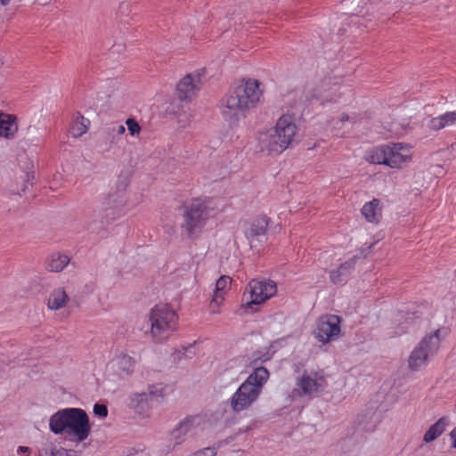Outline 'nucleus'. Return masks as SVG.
<instances>
[{
    "label": "nucleus",
    "mask_w": 456,
    "mask_h": 456,
    "mask_svg": "<svg viewBox=\"0 0 456 456\" xmlns=\"http://www.w3.org/2000/svg\"><path fill=\"white\" fill-rule=\"evenodd\" d=\"M126 132V127L123 125H113L105 130L108 136L111 137V142H115V134L122 135Z\"/></svg>",
    "instance_id": "33"
},
{
    "label": "nucleus",
    "mask_w": 456,
    "mask_h": 456,
    "mask_svg": "<svg viewBox=\"0 0 456 456\" xmlns=\"http://www.w3.org/2000/svg\"><path fill=\"white\" fill-rule=\"evenodd\" d=\"M94 412L101 418H105L108 415V409L105 404L95 403L94 406Z\"/></svg>",
    "instance_id": "38"
},
{
    "label": "nucleus",
    "mask_w": 456,
    "mask_h": 456,
    "mask_svg": "<svg viewBox=\"0 0 456 456\" xmlns=\"http://www.w3.org/2000/svg\"><path fill=\"white\" fill-rule=\"evenodd\" d=\"M450 436L452 440V447L456 449V427L450 433Z\"/></svg>",
    "instance_id": "42"
},
{
    "label": "nucleus",
    "mask_w": 456,
    "mask_h": 456,
    "mask_svg": "<svg viewBox=\"0 0 456 456\" xmlns=\"http://www.w3.org/2000/svg\"><path fill=\"white\" fill-rule=\"evenodd\" d=\"M168 386L162 383L152 384L148 387V395L151 402L161 403L166 401L168 396Z\"/></svg>",
    "instance_id": "27"
},
{
    "label": "nucleus",
    "mask_w": 456,
    "mask_h": 456,
    "mask_svg": "<svg viewBox=\"0 0 456 456\" xmlns=\"http://www.w3.org/2000/svg\"><path fill=\"white\" fill-rule=\"evenodd\" d=\"M27 189V184L24 183L22 187L20 189H12L11 191L13 192V193H20V191H25Z\"/></svg>",
    "instance_id": "43"
},
{
    "label": "nucleus",
    "mask_w": 456,
    "mask_h": 456,
    "mask_svg": "<svg viewBox=\"0 0 456 456\" xmlns=\"http://www.w3.org/2000/svg\"><path fill=\"white\" fill-rule=\"evenodd\" d=\"M88 120L85 119L84 117L77 118L72 124L70 128V133L74 137H78L83 135L87 131V124Z\"/></svg>",
    "instance_id": "30"
},
{
    "label": "nucleus",
    "mask_w": 456,
    "mask_h": 456,
    "mask_svg": "<svg viewBox=\"0 0 456 456\" xmlns=\"http://www.w3.org/2000/svg\"><path fill=\"white\" fill-rule=\"evenodd\" d=\"M388 145H380L369 151L365 159L370 164L387 166Z\"/></svg>",
    "instance_id": "25"
},
{
    "label": "nucleus",
    "mask_w": 456,
    "mask_h": 456,
    "mask_svg": "<svg viewBox=\"0 0 456 456\" xmlns=\"http://www.w3.org/2000/svg\"><path fill=\"white\" fill-rule=\"evenodd\" d=\"M269 378V371L265 367L255 366L254 371L242 383L249 388L256 389L260 395L263 386Z\"/></svg>",
    "instance_id": "18"
},
{
    "label": "nucleus",
    "mask_w": 456,
    "mask_h": 456,
    "mask_svg": "<svg viewBox=\"0 0 456 456\" xmlns=\"http://www.w3.org/2000/svg\"><path fill=\"white\" fill-rule=\"evenodd\" d=\"M309 100H316L320 102L321 104H323L324 102H337V100L331 97L330 94H319L316 91L314 92Z\"/></svg>",
    "instance_id": "35"
},
{
    "label": "nucleus",
    "mask_w": 456,
    "mask_h": 456,
    "mask_svg": "<svg viewBox=\"0 0 456 456\" xmlns=\"http://www.w3.org/2000/svg\"><path fill=\"white\" fill-rule=\"evenodd\" d=\"M126 125L127 126V130L132 136H135L140 134L141 126L134 118H127L126 121Z\"/></svg>",
    "instance_id": "34"
},
{
    "label": "nucleus",
    "mask_w": 456,
    "mask_h": 456,
    "mask_svg": "<svg viewBox=\"0 0 456 456\" xmlns=\"http://www.w3.org/2000/svg\"><path fill=\"white\" fill-rule=\"evenodd\" d=\"M217 452L214 447H206L200 449L188 456H216Z\"/></svg>",
    "instance_id": "36"
},
{
    "label": "nucleus",
    "mask_w": 456,
    "mask_h": 456,
    "mask_svg": "<svg viewBox=\"0 0 456 456\" xmlns=\"http://www.w3.org/2000/svg\"><path fill=\"white\" fill-rule=\"evenodd\" d=\"M198 419V416H187L173 429V440L175 445L183 444L186 440L187 436L192 433L195 428V421Z\"/></svg>",
    "instance_id": "17"
},
{
    "label": "nucleus",
    "mask_w": 456,
    "mask_h": 456,
    "mask_svg": "<svg viewBox=\"0 0 456 456\" xmlns=\"http://www.w3.org/2000/svg\"><path fill=\"white\" fill-rule=\"evenodd\" d=\"M29 178H30V175H29V174H28V173H27V174H26V183H28V182Z\"/></svg>",
    "instance_id": "46"
},
{
    "label": "nucleus",
    "mask_w": 456,
    "mask_h": 456,
    "mask_svg": "<svg viewBox=\"0 0 456 456\" xmlns=\"http://www.w3.org/2000/svg\"><path fill=\"white\" fill-rule=\"evenodd\" d=\"M232 278L227 275H223L216 281L213 301L218 304L219 301L224 299V293L230 286Z\"/></svg>",
    "instance_id": "28"
},
{
    "label": "nucleus",
    "mask_w": 456,
    "mask_h": 456,
    "mask_svg": "<svg viewBox=\"0 0 456 456\" xmlns=\"http://www.w3.org/2000/svg\"><path fill=\"white\" fill-rule=\"evenodd\" d=\"M325 379L323 377L312 378L305 370L302 376L297 379V388L293 390V394L300 397L304 395L313 397L314 395L323 391Z\"/></svg>",
    "instance_id": "11"
},
{
    "label": "nucleus",
    "mask_w": 456,
    "mask_h": 456,
    "mask_svg": "<svg viewBox=\"0 0 456 456\" xmlns=\"http://www.w3.org/2000/svg\"><path fill=\"white\" fill-rule=\"evenodd\" d=\"M373 417H376V413H375V412H372V414H371V417H370V418H373Z\"/></svg>",
    "instance_id": "47"
},
{
    "label": "nucleus",
    "mask_w": 456,
    "mask_h": 456,
    "mask_svg": "<svg viewBox=\"0 0 456 456\" xmlns=\"http://www.w3.org/2000/svg\"><path fill=\"white\" fill-rule=\"evenodd\" d=\"M441 330L438 329L433 333L426 335L409 356V368L411 370H419L428 363V357L434 355L440 345Z\"/></svg>",
    "instance_id": "7"
},
{
    "label": "nucleus",
    "mask_w": 456,
    "mask_h": 456,
    "mask_svg": "<svg viewBox=\"0 0 456 456\" xmlns=\"http://www.w3.org/2000/svg\"><path fill=\"white\" fill-rule=\"evenodd\" d=\"M422 314H423V313L419 309H414V310L407 309L405 320L407 322L408 321L413 322V320L420 318L422 316Z\"/></svg>",
    "instance_id": "37"
},
{
    "label": "nucleus",
    "mask_w": 456,
    "mask_h": 456,
    "mask_svg": "<svg viewBox=\"0 0 456 456\" xmlns=\"http://www.w3.org/2000/svg\"><path fill=\"white\" fill-rule=\"evenodd\" d=\"M297 130L294 118L290 115H282L277 120L274 128L262 139V143L269 153L280 154L291 145Z\"/></svg>",
    "instance_id": "4"
},
{
    "label": "nucleus",
    "mask_w": 456,
    "mask_h": 456,
    "mask_svg": "<svg viewBox=\"0 0 456 456\" xmlns=\"http://www.w3.org/2000/svg\"><path fill=\"white\" fill-rule=\"evenodd\" d=\"M367 417V414L362 416V420H360V425L362 427V429L366 432H372L375 430L376 428V426H377V422H378V418H376V420H375V423L372 424V425H369V424H364L363 423V419Z\"/></svg>",
    "instance_id": "39"
},
{
    "label": "nucleus",
    "mask_w": 456,
    "mask_h": 456,
    "mask_svg": "<svg viewBox=\"0 0 456 456\" xmlns=\"http://www.w3.org/2000/svg\"><path fill=\"white\" fill-rule=\"evenodd\" d=\"M127 406L142 417H149L152 408V402L147 392H133L127 398Z\"/></svg>",
    "instance_id": "13"
},
{
    "label": "nucleus",
    "mask_w": 456,
    "mask_h": 456,
    "mask_svg": "<svg viewBox=\"0 0 456 456\" xmlns=\"http://www.w3.org/2000/svg\"><path fill=\"white\" fill-rule=\"evenodd\" d=\"M196 354L195 342L173 351V363L183 364L192 359Z\"/></svg>",
    "instance_id": "26"
},
{
    "label": "nucleus",
    "mask_w": 456,
    "mask_h": 456,
    "mask_svg": "<svg viewBox=\"0 0 456 456\" xmlns=\"http://www.w3.org/2000/svg\"><path fill=\"white\" fill-rule=\"evenodd\" d=\"M340 331L339 316L330 314L320 320L314 330V336L318 341L325 344L338 338Z\"/></svg>",
    "instance_id": "10"
},
{
    "label": "nucleus",
    "mask_w": 456,
    "mask_h": 456,
    "mask_svg": "<svg viewBox=\"0 0 456 456\" xmlns=\"http://www.w3.org/2000/svg\"><path fill=\"white\" fill-rule=\"evenodd\" d=\"M151 337L156 344L166 343L171 336V307L158 304L150 313Z\"/></svg>",
    "instance_id": "5"
},
{
    "label": "nucleus",
    "mask_w": 456,
    "mask_h": 456,
    "mask_svg": "<svg viewBox=\"0 0 456 456\" xmlns=\"http://www.w3.org/2000/svg\"><path fill=\"white\" fill-rule=\"evenodd\" d=\"M69 297L62 288L54 289L47 299V305L52 310L63 308L69 302Z\"/></svg>",
    "instance_id": "24"
},
{
    "label": "nucleus",
    "mask_w": 456,
    "mask_h": 456,
    "mask_svg": "<svg viewBox=\"0 0 456 456\" xmlns=\"http://www.w3.org/2000/svg\"><path fill=\"white\" fill-rule=\"evenodd\" d=\"M361 212L368 222L378 224L381 218L380 200L373 199L366 202L362 208Z\"/></svg>",
    "instance_id": "21"
},
{
    "label": "nucleus",
    "mask_w": 456,
    "mask_h": 456,
    "mask_svg": "<svg viewBox=\"0 0 456 456\" xmlns=\"http://www.w3.org/2000/svg\"><path fill=\"white\" fill-rule=\"evenodd\" d=\"M257 80L248 79L236 86L223 99L222 116L231 127L238 126L248 112L256 107L262 92Z\"/></svg>",
    "instance_id": "1"
},
{
    "label": "nucleus",
    "mask_w": 456,
    "mask_h": 456,
    "mask_svg": "<svg viewBox=\"0 0 456 456\" xmlns=\"http://www.w3.org/2000/svg\"><path fill=\"white\" fill-rule=\"evenodd\" d=\"M449 423L448 417H441L426 431L423 436L425 443H431L439 437L445 430V427Z\"/></svg>",
    "instance_id": "23"
},
{
    "label": "nucleus",
    "mask_w": 456,
    "mask_h": 456,
    "mask_svg": "<svg viewBox=\"0 0 456 456\" xmlns=\"http://www.w3.org/2000/svg\"><path fill=\"white\" fill-rule=\"evenodd\" d=\"M403 145L401 142L392 143L387 148V167L391 168H402L403 165L410 160V156L403 154Z\"/></svg>",
    "instance_id": "16"
},
{
    "label": "nucleus",
    "mask_w": 456,
    "mask_h": 456,
    "mask_svg": "<svg viewBox=\"0 0 456 456\" xmlns=\"http://www.w3.org/2000/svg\"><path fill=\"white\" fill-rule=\"evenodd\" d=\"M358 259L359 256H354L346 262L340 264L337 269L331 270L330 272V281L335 285H345L354 270Z\"/></svg>",
    "instance_id": "14"
},
{
    "label": "nucleus",
    "mask_w": 456,
    "mask_h": 456,
    "mask_svg": "<svg viewBox=\"0 0 456 456\" xmlns=\"http://www.w3.org/2000/svg\"><path fill=\"white\" fill-rule=\"evenodd\" d=\"M259 395L256 389L241 384L232 397L224 402V404L230 405L233 413H240L250 408Z\"/></svg>",
    "instance_id": "9"
},
{
    "label": "nucleus",
    "mask_w": 456,
    "mask_h": 456,
    "mask_svg": "<svg viewBox=\"0 0 456 456\" xmlns=\"http://www.w3.org/2000/svg\"><path fill=\"white\" fill-rule=\"evenodd\" d=\"M182 209V236L193 240L203 232L209 218V209L207 204L199 199H193L189 203L183 204Z\"/></svg>",
    "instance_id": "3"
},
{
    "label": "nucleus",
    "mask_w": 456,
    "mask_h": 456,
    "mask_svg": "<svg viewBox=\"0 0 456 456\" xmlns=\"http://www.w3.org/2000/svg\"><path fill=\"white\" fill-rule=\"evenodd\" d=\"M452 125H456V110L445 112L428 122V127L433 131H439Z\"/></svg>",
    "instance_id": "20"
},
{
    "label": "nucleus",
    "mask_w": 456,
    "mask_h": 456,
    "mask_svg": "<svg viewBox=\"0 0 456 456\" xmlns=\"http://www.w3.org/2000/svg\"><path fill=\"white\" fill-rule=\"evenodd\" d=\"M69 262L66 255L53 254L48 262V267L52 272H61Z\"/></svg>",
    "instance_id": "29"
},
{
    "label": "nucleus",
    "mask_w": 456,
    "mask_h": 456,
    "mask_svg": "<svg viewBox=\"0 0 456 456\" xmlns=\"http://www.w3.org/2000/svg\"><path fill=\"white\" fill-rule=\"evenodd\" d=\"M129 185V176L126 173H121L118 180L116 181L115 186L112 188L115 191H118L119 192H123L126 194V190Z\"/></svg>",
    "instance_id": "32"
},
{
    "label": "nucleus",
    "mask_w": 456,
    "mask_h": 456,
    "mask_svg": "<svg viewBox=\"0 0 456 456\" xmlns=\"http://www.w3.org/2000/svg\"><path fill=\"white\" fill-rule=\"evenodd\" d=\"M18 131L16 118L13 116L0 113V136L12 138Z\"/></svg>",
    "instance_id": "22"
},
{
    "label": "nucleus",
    "mask_w": 456,
    "mask_h": 456,
    "mask_svg": "<svg viewBox=\"0 0 456 456\" xmlns=\"http://www.w3.org/2000/svg\"><path fill=\"white\" fill-rule=\"evenodd\" d=\"M176 119L179 128L187 126L191 121V115L184 110H173V120Z\"/></svg>",
    "instance_id": "31"
},
{
    "label": "nucleus",
    "mask_w": 456,
    "mask_h": 456,
    "mask_svg": "<svg viewBox=\"0 0 456 456\" xmlns=\"http://www.w3.org/2000/svg\"><path fill=\"white\" fill-rule=\"evenodd\" d=\"M249 298L241 305L245 313H255L257 306L273 297L277 292L276 283L272 280H251L246 287Z\"/></svg>",
    "instance_id": "6"
},
{
    "label": "nucleus",
    "mask_w": 456,
    "mask_h": 456,
    "mask_svg": "<svg viewBox=\"0 0 456 456\" xmlns=\"http://www.w3.org/2000/svg\"><path fill=\"white\" fill-rule=\"evenodd\" d=\"M31 449L28 446H19L17 449V454L20 456H29Z\"/></svg>",
    "instance_id": "41"
},
{
    "label": "nucleus",
    "mask_w": 456,
    "mask_h": 456,
    "mask_svg": "<svg viewBox=\"0 0 456 456\" xmlns=\"http://www.w3.org/2000/svg\"><path fill=\"white\" fill-rule=\"evenodd\" d=\"M0 2L3 5H5L10 2V0H0Z\"/></svg>",
    "instance_id": "45"
},
{
    "label": "nucleus",
    "mask_w": 456,
    "mask_h": 456,
    "mask_svg": "<svg viewBox=\"0 0 456 456\" xmlns=\"http://www.w3.org/2000/svg\"><path fill=\"white\" fill-rule=\"evenodd\" d=\"M172 316H173V322H174L175 319H177V314H176V313L174 310H173Z\"/></svg>",
    "instance_id": "44"
},
{
    "label": "nucleus",
    "mask_w": 456,
    "mask_h": 456,
    "mask_svg": "<svg viewBox=\"0 0 456 456\" xmlns=\"http://www.w3.org/2000/svg\"><path fill=\"white\" fill-rule=\"evenodd\" d=\"M112 368L119 377H128L134 373L135 360L126 354H117L111 361Z\"/></svg>",
    "instance_id": "15"
},
{
    "label": "nucleus",
    "mask_w": 456,
    "mask_h": 456,
    "mask_svg": "<svg viewBox=\"0 0 456 456\" xmlns=\"http://www.w3.org/2000/svg\"><path fill=\"white\" fill-rule=\"evenodd\" d=\"M203 69L185 75L176 85L175 93L182 102H190L202 87Z\"/></svg>",
    "instance_id": "8"
},
{
    "label": "nucleus",
    "mask_w": 456,
    "mask_h": 456,
    "mask_svg": "<svg viewBox=\"0 0 456 456\" xmlns=\"http://www.w3.org/2000/svg\"><path fill=\"white\" fill-rule=\"evenodd\" d=\"M49 428L55 435H65L69 441L76 443L85 441L91 431L87 414L78 408L58 411L50 418Z\"/></svg>",
    "instance_id": "2"
},
{
    "label": "nucleus",
    "mask_w": 456,
    "mask_h": 456,
    "mask_svg": "<svg viewBox=\"0 0 456 456\" xmlns=\"http://www.w3.org/2000/svg\"><path fill=\"white\" fill-rule=\"evenodd\" d=\"M126 203V194L111 189L104 199L102 207L105 210L113 209L115 212H118L123 208Z\"/></svg>",
    "instance_id": "19"
},
{
    "label": "nucleus",
    "mask_w": 456,
    "mask_h": 456,
    "mask_svg": "<svg viewBox=\"0 0 456 456\" xmlns=\"http://www.w3.org/2000/svg\"><path fill=\"white\" fill-rule=\"evenodd\" d=\"M270 218L266 216L256 217L244 230V235L251 248H256V242H261L266 234Z\"/></svg>",
    "instance_id": "12"
},
{
    "label": "nucleus",
    "mask_w": 456,
    "mask_h": 456,
    "mask_svg": "<svg viewBox=\"0 0 456 456\" xmlns=\"http://www.w3.org/2000/svg\"><path fill=\"white\" fill-rule=\"evenodd\" d=\"M270 359H271V355L267 352L265 354H263L261 356H257L256 358H255L252 361L251 364L254 366H256L258 364V362L262 363V362L269 361Z\"/></svg>",
    "instance_id": "40"
}]
</instances>
